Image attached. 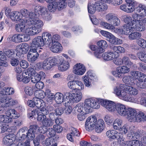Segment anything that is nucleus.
I'll return each mask as SVG.
<instances>
[{"label": "nucleus", "instance_id": "nucleus-1", "mask_svg": "<svg viewBox=\"0 0 146 146\" xmlns=\"http://www.w3.org/2000/svg\"><path fill=\"white\" fill-rule=\"evenodd\" d=\"M20 13L21 15V19L24 22L29 25H33L30 28L25 30V32L29 35H36L41 31V28L43 25L42 21L37 17H35L34 12H30L25 9L21 10Z\"/></svg>", "mask_w": 146, "mask_h": 146}, {"label": "nucleus", "instance_id": "nucleus-2", "mask_svg": "<svg viewBox=\"0 0 146 146\" xmlns=\"http://www.w3.org/2000/svg\"><path fill=\"white\" fill-rule=\"evenodd\" d=\"M114 93L120 99L125 101L130 100L129 95L135 96L137 94L138 90L131 86L121 84L119 86L113 88Z\"/></svg>", "mask_w": 146, "mask_h": 146}, {"label": "nucleus", "instance_id": "nucleus-3", "mask_svg": "<svg viewBox=\"0 0 146 146\" xmlns=\"http://www.w3.org/2000/svg\"><path fill=\"white\" fill-rule=\"evenodd\" d=\"M57 64V60L56 56L51 57L45 59L42 62H40L35 64V66L40 67L45 70L50 69Z\"/></svg>", "mask_w": 146, "mask_h": 146}, {"label": "nucleus", "instance_id": "nucleus-4", "mask_svg": "<svg viewBox=\"0 0 146 146\" xmlns=\"http://www.w3.org/2000/svg\"><path fill=\"white\" fill-rule=\"evenodd\" d=\"M65 96L67 100L65 101V105L66 106L72 104L74 102H78L82 96L81 92H78L76 93L68 92L65 94Z\"/></svg>", "mask_w": 146, "mask_h": 146}, {"label": "nucleus", "instance_id": "nucleus-5", "mask_svg": "<svg viewBox=\"0 0 146 146\" xmlns=\"http://www.w3.org/2000/svg\"><path fill=\"white\" fill-rule=\"evenodd\" d=\"M100 99H94L90 98L86 99L84 101V105L86 109L84 111L86 113H89L91 111V108L98 109L100 107Z\"/></svg>", "mask_w": 146, "mask_h": 146}, {"label": "nucleus", "instance_id": "nucleus-6", "mask_svg": "<svg viewBox=\"0 0 146 146\" xmlns=\"http://www.w3.org/2000/svg\"><path fill=\"white\" fill-rule=\"evenodd\" d=\"M146 16V6L139 4L135 8V13L132 15V18L139 19Z\"/></svg>", "mask_w": 146, "mask_h": 146}, {"label": "nucleus", "instance_id": "nucleus-7", "mask_svg": "<svg viewBox=\"0 0 146 146\" xmlns=\"http://www.w3.org/2000/svg\"><path fill=\"white\" fill-rule=\"evenodd\" d=\"M99 102L100 104L104 107L109 111H114L115 110L117 104L112 101L100 99Z\"/></svg>", "mask_w": 146, "mask_h": 146}, {"label": "nucleus", "instance_id": "nucleus-8", "mask_svg": "<svg viewBox=\"0 0 146 146\" xmlns=\"http://www.w3.org/2000/svg\"><path fill=\"white\" fill-rule=\"evenodd\" d=\"M97 119L95 116H90L88 117L85 123V128L88 131L93 130L97 122Z\"/></svg>", "mask_w": 146, "mask_h": 146}, {"label": "nucleus", "instance_id": "nucleus-9", "mask_svg": "<svg viewBox=\"0 0 146 146\" xmlns=\"http://www.w3.org/2000/svg\"><path fill=\"white\" fill-rule=\"evenodd\" d=\"M57 60V64L59 61L60 64L58 66V69L60 71L63 72L67 70L70 67V64L68 62L65 60L64 58L61 56H56Z\"/></svg>", "mask_w": 146, "mask_h": 146}, {"label": "nucleus", "instance_id": "nucleus-10", "mask_svg": "<svg viewBox=\"0 0 146 146\" xmlns=\"http://www.w3.org/2000/svg\"><path fill=\"white\" fill-rule=\"evenodd\" d=\"M15 90L11 87H4L0 91V100L4 101L7 100V95H10L14 94Z\"/></svg>", "mask_w": 146, "mask_h": 146}, {"label": "nucleus", "instance_id": "nucleus-11", "mask_svg": "<svg viewBox=\"0 0 146 146\" xmlns=\"http://www.w3.org/2000/svg\"><path fill=\"white\" fill-rule=\"evenodd\" d=\"M133 21H132L133 23V27L134 30L136 29V30L139 31H143L145 29V28L143 22L141 21V18L139 19H135L132 18Z\"/></svg>", "mask_w": 146, "mask_h": 146}, {"label": "nucleus", "instance_id": "nucleus-12", "mask_svg": "<svg viewBox=\"0 0 146 146\" xmlns=\"http://www.w3.org/2000/svg\"><path fill=\"white\" fill-rule=\"evenodd\" d=\"M44 45V41L42 36H38L35 37L33 40L31 47V48H35L36 49L37 47L42 46Z\"/></svg>", "mask_w": 146, "mask_h": 146}, {"label": "nucleus", "instance_id": "nucleus-13", "mask_svg": "<svg viewBox=\"0 0 146 146\" xmlns=\"http://www.w3.org/2000/svg\"><path fill=\"white\" fill-rule=\"evenodd\" d=\"M133 22H131L130 23L126 24L124 25L122 27L121 29H118L119 32L120 31L121 34L126 35H128L130 33H132L134 30L133 27Z\"/></svg>", "mask_w": 146, "mask_h": 146}, {"label": "nucleus", "instance_id": "nucleus-14", "mask_svg": "<svg viewBox=\"0 0 146 146\" xmlns=\"http://www.w3.org/2000/svg\"><path fill=\"white\" fill-rule=\"evenodd\" d=\"M86 69L85 66L81 63H77L75 65L73 68L74 73L78 75H82L85 72Z\"/></svg>", "mask_w": 146, "mask_h": 146}, {"label": "nucleus", "instance_id": "nucleus-15", "mask_svg": "<svg viewBox=\"0 0 146 146\" xmlns=\"http://www.w3.org/2000/svg\"><path fill=\"white\" fill-rule=\"evenodd\" d=\"M137 111L135 109L131 108H128L125 117L128 120L131 122H134L137 114Z\"/></svg>", "mask_w": 146, "mask_h": 146}, {"label": "nucleus", "instance_id": "nucleus-16", "mask_svg": "<svg viewBox=\"0 0 146 146\" xmlns=\"http://www.w3.org/2000/svg\"><path fill=\"white\" fill-rule=\"evenodd\" d=\"M106 135L109 138L113 139L118 138L121 139L123 138L121 133L113 129L108 131L106 133Z\"/></svg>", "mask_w": 146, "mask_h": 146}, {"label": "nucleus", "instance_id": "nucleus-17", "mask_svg": "<svg viewBox=\"0 0 146 146\" xmlns=\"http://www.w3.org/2000/svg\"><path fill=\"white\" fill-rule=\"evenodd\" d=\"M38 54L35 48H31L28 53L27 59L30 62H33L37 59Z\"/></svg>", "mask_w": 146, "mask_h": 146}, {"label": "nucleus", "instance_id": "nucleus-18", "mask_svg": "<svg viewBox=\"0 0 146 146\" xmlns=\"http://www.w3.org/2000/svg\"><path fill=\"white\" fill-rule=\"evenodd\" d=\"M128 108L125 105L119 103L117 104L115 110L117 113L120 115L125 117L127 114Z\"/></svg>", "mask_w": 146, "mask_h": 146}, {"label": "nucleus", "instance_id": "nucleus-19", "mask_svg": "<svg viewBox=\"0 0 146 146\" xmlns=\"http://www.w3.org/2000/svg\"><path fill=\"white\" fill-rule=\"evenodd\" d=\"M46 7L38 5H37L35 7L34 9V15L35 17L38 18L39 16V12L42 16H44L46 13Z\"/></svg>", "mask_w": 146, "mask_h": 146}, {"label": "nucleus", "instance_id": "nucleus-20", "mask_svg": "<svg viewBox=\"0 0 146 146\" xmlns=\"http://www.w3.org/2000/svg\"><path fill=\"white\" fill-rule=\"evenodd\" d=\"M16 140V137L15 134H10L5 136L3 139L4 144L7 145H9L12 144Z\"/></svg>", "mask_w": 146, "mask_h": 146}, {"label": "nucleus", "instance_id": "nucleus-21", "mask_svg": "<svg viewBox=\"0 0 146 146\" xmlns=\"http://www.w3.org/2000/svg\"><path fill=\"white\" fill-rule=\"evenodd\" d=\"M50 50L54 53L60 52L62 49L61 44L58 42L52 43L51 46L50 47Z\"/></svg>", "mask_w": 146, "mask_h": 146}, {"label": "nucleus", "instance_id": "nucleus-22", "mask_svg": "<svg viewBox=\"0 0 146 146\" xmlns=\"http://www.w3.org/2000/svg\"><path fill=\"white\" fill-rule=\"evenodd\" d=\"M11 40L13 42L18 43L26 41L28 40L25 38V36L22 34H15L11 37Z\"/></svg>", "mask_w": 146, "mask_h": 146}, {"label": "nucleus", "instance_id": "nucleus-23", "mask_svg": "<svg viewBox=\"0 0 146 146\" xmlns=\"http://www.w3.org/2000/svg\"><path fill=\"white\" fill-rule=\"evenodd\" d=\"M90 48L92 50L94 51V55L96 58H101V54L103 53V51L102 48H98V47L94 45H91Z\"/></svg>", "mask_w": 146, "mask_h": 146}, {"label": "nucleus", "instance_id": "nucleus-24", "mask_svg": "<svg viewBox=\"0 0 146 146\" xmlns=\"http://www.w3.org/2000/svg\"><path fill=\"white\" fill-rule=\"evenodd\" d=\"M95 126V131L97 133H100L104 128V122L102 119H99L97 121Z\"/></svg>", "mask_w": 146, "mask_h": 146}, {"label": "nucleus", "instance_id": "nucleus-25", "mask_svg": "<svg viewBox=\"0 0 146 146\" xmlns=\"http://www.w3.org/2000/svg\"><path fill=\"white\" fill-rule=\"evenodd\" d=\"M27 128L23 127L21 129L17 134V136H18L19 140L23 141L27 137Z\"/></svg>", "mask_w": 146, "mask_h": 146}, {"label": "nucleus", "instance_id": "nucleus-26", "mask_svg": "<svg viewBox=\"0 0 146 146\" xmlns=\"http://www.w3.org/2000/svg\"><path fill=\"white\" fill-rule=\"evenodd\" d=\"M42 37L44 41V44L49 46L52 43V39L51 35L47 32H45L42 34Z\"/></svg>", "mask_w": 146, "mask_h": 146}, {"label": "nucleus", "instance_id": "nucleus-27", "mask_svg": "<svg viewBox=\"0 0 146 146\" xmlns=\"http://www.w3.org/2000/svg\"><path fill=\"white\" fill-rule=\"evenodd\" d=\"M118 56V55L115 56L112 52L110 51L105 52L101 55V57L104 60L107 61L112 60L114 58H117Z\"/></svg>", "mask_w": 146, "mask_h": 146}, {"label": "nucleus", "instance_id": "nucleus-28", "mask_svg": "<svg viewBox=\"0 0 146 146\" xmlns=\"http://www.w3.org/2000/svg\"><path fill=\"white\" fill-rule=\"evenodd\" d=\"M146 121V115L142 111L137 113V114L134 122H140Z\"/></svg>", "mask_w": 146, "mask_h": 146}, {"label": "nucleus", "instance_id": "nucleus-29", "mask_svg": "<svg viewBox=\"0 0 146 146\" xmlns=\"http://www.w3.org/2000/svg\"><path fill=\"white\" fill-rule=\"evenodd\" d=\"M28 28L27 27H25V24L22 23H19L17 24L15 27V30L18 32H24L27 35H29L27 33L25 32V30L26 29L28 28Z\"/></svg>", "mask_w": 146, "mask_h": 146}, {"label": "nucleus", "instance_id": "nucleus-30", "mask_svg": "<svg viewBox=\"0 0 146 146\" xmlns=\"http://www.w3.org/2000/svg\"><path fill=\"white\" fill-rule=\"evenodd\" d=\"M71 132L70 133L67 134V138L70 141H73L74 137V136H79L80 133L77 131L76 129L73 127L71 128Z\"/></svg>", "mask_w": 146, "mask_h": 146}, {"label": "nucleus", "instance_id": "nucleus-31", "mask_svg": "<svg viewBox=\"0 0 146 146\" xmlns=\"http://www.w3.org/2000/svg\"><path fill=\"white\" fill-rule=\"evenodd\" d=\"M4 101H1L0 100V104H1L2 106L3 107H7L11 106L14 105L17 103V102L13 99H10L8 100L7 98V100Z\"/></svg>", "mask_w": 146, "mask_h": 146}, {"label": "nucleus", "instance_id": "nucleus-32", "mask_svg": "<svg viewBox=\"0 0 146 146\" xmlns=\"http://www.w3.org/2000/svg\"><path fill=\"white\" fill-rule=\"evenodd\" d=\"M131 75L134 78L138 80L140 78H145L146 76V75L141 72L136 71H133L130 72Z\"/></svg>", "mask_w": 146, "mask_h": 146}, {"label": "nucleus", "instance_id": "nucleus-33", "mask_svg": "<svg viewBox=\"0 0 146 146\" xmlns=\"http://www.w3.org/2000/svg\"><path fill=\"white\" fill-rule=\"evenodd\" d=\"M42 144L45 146H57V143L53 139L49 137L45 141L42 142Z\"/></svg>", "mask_w": 146, "mask_h": 146}, {"label": "nucleus", "instance_id": "nucleus-34", "mask_svg": "<svg viewBox=\"0 0 146 146\" xmlns=\"http://www.w3.org/2000/svg\"><path fill=\"white\" fill-rule=\"evenodd\" d=\"M10 18L14 21H19L21 19L20 12L17 11L12 12L10 15Z\"/></svg>", "mask_w": 146, "mask_h": 146}, {"label": "nucleus", "instance_id": "nucleus-35", "mask_svg": "<svg viewBox=\"0 0 146 146\" xmlns=\"http://www.w3.org/2000/svg\"><path fill=\"white\" fill-rule=\"evenodd\" d=\"M97 10L99 11H101L106 10L108 8L107 5L102 2H98L95 4Z\"/></svg>", "mask_w": 146, "mask_h": 146}, {"label": "nucleus", "instance_id": "nucleus-36", "mask_svg": "<svg viewBox=\"0 0 146 146\" xmlns=\"http://www.w3.org/2000/svg\"><path fill=\"white\" fill-rule=\"evenodd\" d=\"M5 113L8 115L11 116L14 119H17L19 116V114L14 109H11L8 110Z\"/></svg>", "mask_w": 146, "mask_h": 146}, {"label": "nucleus", "instance_id": "nucleus-37", "mask_svg": "<svg viewBox=\"0 0 146 146\" xmlns=\"http://www.w3.org/2000/svg\"><path fill=\"white\" fill-rule=\"evenodd\" d=\"M107 40L110 43L114 44H120L121 43L122 40L116 38L112 34H111Z\"/></svg>", "mask_w": 146, "mask_h": 146}, {"label": "nucleus", "instance_id": "nucleus-38", "mask_svg": "<svg viewBox=\"0 0 146 146\" xmlns=\"http://www.w3.org/2000/svg\"><path fill=\"white\" fill-rule=\"evenodd\" d=\"M45 137L46 135L44 134H40L38 135L33 141L35 146H38L41 141L42 142Z\"/></svg>", "mask_w": 146, "mask_h": 146}, {"label": "nucleus", "instance_id": "nucleus-39", "mask_svg": "<svg viewBox=\"0 0 146 146\" xmlns=\"http://www.w3.org/2000/svg\"><path fill=\"white\" fill-rule=\"evenodd\" d=\"M54 100L58 104L61 103L64 100V96L63 94L60 92L56 93L55 94Z\"/></svg>", "mask_w": 146, "mask_h": 146}, {"label": "nucleus", "instance_id": "nucleus-40", "mask_svg": "<svg viewBox=\"0 0 146 146\" xmlns=\"http://www.w3.org/2000/svg\"><path fill=\"white\" fill-rule=\"evenodd\" d=\"M140 135L137 132H136L133 131L132 129L129 131L127 137L129 139H132L133 138L137 139L139 137Z\"/></svg>", "mask_w": 146, "mask_h": 146}, {"label": "nucleus", "instance_id": "nucleus-41", "mask_svg": "<svg viewBox=\"0 0 146 146\" xmlns=\"http://www.w3.org/2000/svg\"><path fill=\"white\" fill-rule=\"evenodd\" d=\"M123 121L120 118L116 119L113 122V127L114 129L118 130L121 127Z\"/></svg>", "mask_w": 146, "mask_h": 146}, {"label": "nucleus", "instance_id": "nucleus-42", "mask_svg": "<svg viewBox=\"0 0 146 146\" xmlns=\"http://www.w3.org/2000/svg\"><path fill=\"white\" fill-rule=\"evenodd\" d=\"M29 129H31L33 132L34 133L39 132L41 133H45L46 131V130L44 131V130H42L43 128L42 127H38V125H34L31 126V128Z\"/></svg>", "mask_w": 146, "mask_h": 146}, {"label": "nucleus", "instance_id": "nucleus-43", "mask_svg": "<svg viewBox=\"0 0 146 146\" xmlns=\"http://www.w3.org/2000/svg\"><path fill=\"white\" fill-rule=\"evenodd\" d=\"M33 100L35 103V106L37 108V110H39V109L43 105H45V103L40 98H34Z\"/></svg>", "mask_w": 146, "mask_h": 146}, {"label": "nucleus", "instance_id": "nucleus-44", "mask_svg": "<svg viewBox=\"0 0 146 146\" xmlns=\"http://www.w3.org/2000/svg\"><path fill=\"white\" fill-rule=\"evenodd\" d=\"M0 121L1 123H8L12 121V118L11 117H10L7 115H0Z\"/></svg>", "mask_w": 146, "mask_h": 146}, {"label": "nucleus", "instance_id": "nucleus-45", "mask_svg": "<svg viewBox=\"0 0 146 146\" xmlns=\"http://www.w3.org/2000/svg\"><path fill=\"white\" fill-rule=\"evenodd\" d=\"M136 85L138 87L141 88H146V77L142 78L137 82Z\"/></svg>", "mask_w": 146, "mask_h": 146}, {"label": "nucleus", "instance_id": "nucleus-46", "mask_svg": "<svg viewBox=\"0 0 146 146\" xmlns=\"http://www.w3.org/2000/svg\"><path fill=\"white\" fill-rule=\"evenodd\" d=\"M75 108L77 111L80 113H82L84 114L89 113H86L84 111L86 108H85L84 104L83 103H79L75 107Z\"/></svg>", "mask_w": 146, "mask_h": 146}, {"label": "nucleus", "instance_id": "nucleus-47", "mask_svg": "<svg viewBox=\"0 0 146 146\" xmlns=\"http://www.w3.org/2000/svg\"><path fill=\"white\" fill-rule=\"evenodd\" d=\"M56 0H53L51 3L48 6V9L51 12H54L57 9V3L56 1Z\"/></svg>", "mask_w": 146, "mask_h": 146}, {"label": "nucleus", "instance_id": "nucleus-48", "mask_svg": "<svg viewBox=\"0 0 146 146\" xmlns=\"http://www.w3.org/2000/svg\"><path fill=\"white\" fill-rule=\"evenodd\" d=\"M54 123V120L46 118L42 122V125L43 127H49L52 126L53 125Z\"/></svg>", "mask_w": 146, "mask_h": 146}, {"label": "nucleus", "instance_id": "nucleus-49", "mask_svg": "<svg viewBox=\"0 0 146 146\" xmlns=\"http://www.w3.org/2000/svg\"><path fill=\"white\" fill-rule=\"evenodd\" d=\"M100 25L103 27L109 30H113L115 29V27L108 22H101L100 23Z\"/></svg>", "mask_w": 146, "mask_h": 146}, {"label": "nucleus", "instance_id": "nucleus-50", "mask_svg": "<svg viewBox=\"0 0 146 146\" xmlns=\"http://www.w3.org/2000/svg\"><path fill=\"white\" fill-rule=\"evenodd\" d=\"M6 59V57L3 53L0 51V66L5 67L7 66V63L4 60Z\"/></svg>", "mask_w": 146, "mask_h": 146}, {"label": "nucleus", "instance_id": "nucleus-51", "mask_svg": "<svg viewBox=\"0 0 146 146\" xmlns=\"http://www.w3.org/2000/svg\"><path fill=\"white\" fill-rule=\"evenodd\" d=\"M35 98L40 99H43L45 96V92L42 90H36L34 93Z\"/></svg>", "mask_w": 146, "mask_h": 146}, {"label": "nucleus", "instance_id": "nucleus-52", "mask_svg": "<svg viewBox=\"0 0 146 146\" xmlns=\"http://www.w3.org/2000/svg\"><path fill=\"white\" fill-rule=\"evenodd\" d=\"M97 45L99 47L98 48H102L103 50V52H104V49L106 48L108 46L106 42L104 40L98 41L97 43Z\"/></svg>", "mask_w": 146, "mask_h": 146}, {"label": "nucleus", "instance_id": "nucleus-53", "mask_svg": "<svg viewBox=\"0 0 146 146\" xmlns=\"http://www.w3.org/2000/svg\"><path fill=\"white\" fill-rule=\"evenodd\" d=\"M112 49L115 52H116L117 55L119 54V53H124L125 51V49L124 48L119 46H114L112 47Z\"/></svg>", "mask_w": 146, "mask_h": 146}, {"label": "nucleus", "instance_id": "nucleus-54", "mask_svg": "<svg viewBox=\"0 0 146 146\" xmlns=\"http://www.w3.org/2000/svg\"><path fill=\"white\" fill-rule=\"evenodd\" d=\"M141 35V34L139 32L131 33L129 36V38L130 40H135L140 37Z\"/></svg>", "mask_w": 146, "mask_h": 146}, {"label": "nucleus", "instance_id": "nucleus-55", "mask_svg": "<svg viewBox=\"0 0 146 146\" xmlns=\"http://www.w3.org/2000/svg\"><path fill=\"white\" fill-rule=\"evenodd\" d=\"M115 15L113 13H109L106 15L105 17V19L107 22L111 23Z\"/></svg>", "mask_w": 146, "mask_h": 146}, {"label": "nucleus", "instance_id": "nucleus-56", "mask_svg": "<svg viewBox=\"0 0 146 146\" xmlns=\"http://www.w3.org/2000/svg\"><path fill=\"white\" fill-rule=\"evenodd\" d=\"M57 3V8L59 10H60L63 9L65 8L67 6V3L64 1H58L56 2Z\"/></svg>", "mask_w": 146, "mask_h": 146}, {"label": "nucleus", "instance_id": "nucleus-57", "mask_svg": "<svg viewBox=\"0 0 146 146\" xmlns=\"http://www.w3.org/2000/svg\"><path fill=\"white\" fill-rule=\"evenodd\" d=\"M122 63L130 67L133 65V63L129 60V58L127 56H125L122 59Z\"/></svg>", "mask_w": 146, "mask_h": 146}, {"label": "nucleus", "instance_id": "nucleus-58", "mask_svg": "<svg viewBox=\"0 0 146 146\" xmlns=\"http://www.w3.org/2000/svg\"><path fill=\"white\" fill-rule=\"evenodd\" d=\"M137 55L140 60L146 63V54L144 52H137Z\"/></svg>", "mask_w": 146, "mask_h": 146}, {"label": "nucleus", "instance_id": "nucleus-59", "mask_svg": "<svg viewBox=\"0 0 146 146\" xmlns=\"http://www.w3.org/2000/svg\"><path fill=\"white\" fill-rule=\"evenodd\" d=\"M36 69V68H29L26 71L23 72L25 73L27 75H28L30 76L31 75L32 76L35 74L36 72L35 70Z\"/></svg>", "mask_w": 146, "mask_h": 146}, {"label": "nucleus", "instance_id": "nucleus-60", "mask_svg": "<svg viewBox=\"0 0 146 146\" xmlns=\"http://www.w3.org/2000/svg\"><path fill=\"white\" fill-rule=\"evenodd\" d=\"M33 86H27L25 88V92L27 95H32L33 94Z\"/></svg>", "mask_w": 146, "mask_h": 146}, {"label": "nucleus", "instance_id": "nucleus-61", "mask_svg": "<svg viewBox=\"0 0 146 146\" xmlns=\"http://www.w3.org/2000/svg\"><path fill=\"white\" fill-rule=\"evenodd\" d=\"M129 128L130 129V127H129L127 125H125L121 128V127L119 129V132L121 133L122 135V134H125L128 131H129L128 130Z\"/></svg>", "mask_w": 146, "mask_h": 146}, {"label": "nucleus", "instance_id": "nucleus-62", "mask_svg": "<svg viewBox=\"0 0 146 146\" xmlns=\"http://www.w3.org/2000/svg\"><path fill=\"white\" fill-rule=\"evenodd\" d=\"M16 51L17 52V55L21 54L22 56H23V55L24 54L26 53L25 51H24V50L23 49V48L21 44L16 47Z\"/></svg>", "mask_w": 146, "mask_h": 146}, {"label": "nucleus", "instance_id": "nucleus-63", "mask_svg": "<svg viewBox=\"0 0 146 146\" xmlns=\"http://www.w3.org/2000/svg\"><path fill=\"white\" fill-rule=\"evenodd\" d=\"M118 67L122 74L128 73L130 71V68L126 66H122Z\"/></svg>", "mask_w": 146, "mask_h": 146}, {"label": "nucleus", "instance_id": "nucleus-64", "mask_svg": "<svg viewBox=\"0 0 146 146\" xmlns=\"http://www.w3.org/2000/svg\"><path fill=\"white\" fill-rule=\"evenodd\" d=\"M137 44L143 48H146V40L143 38H140L137 41Z\"/></svg>", "mask_w": 146, "mask_h": 146}]
</instances>
